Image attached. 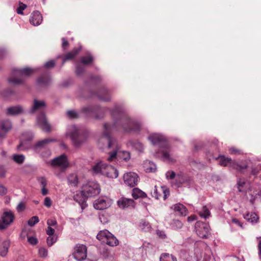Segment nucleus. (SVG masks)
Wrapping results in <instances>:
<instances>
[{"instance_id":"052dcab7","label":"nucleus","mask_w":261,"mask_h":261,"mask_svg":"<svg viewBox=\"0 0 261 261\" xmlns=\"http://www.w3.org/2000/svg\"><path fill=\"white\" fill-rule=\"evenodd\" d=\"M38 180L40 183L42 187H45L47 184V180L44 177H40L38 178Z\"/></svg>"},{"instance_id":"f03ea898","label":"nucleus","mask_w":261,"mask_h":261,"mask_svg":"<svg viewBox=\"0 0 261 261\" xmlns=\"http://www.w3.org/2000/svg\"><path fill=\"white\" fill-rule=\"evenodd\" d=\"M65 136L66 138H70L73 144L76 147L80 146L86 141L82 128L74 124L67 127Z\"/></svg>"},{"instance_id":"5fc2aeb1","label":"nucleus","mask_w":261,"mask_h":261,"mask_svg":"<svg viewBox=\"0 0 261 261\" xmlns=\"http://www.w3.org/2000/svg\"><path fill=\"white\" fill-rule=\"evenodd\" d=\"M57 222L56 220L50 219H48L47 221V224L48 226L55 227H56Z\"/></svg>"},{"instance_id":"f8f14e48","label":"nucleus","mask_w":261,"mask_h":261,"mask_svg":"<svg viewBox=\"0 0 261 261\" xmlns=\"http://www.w3.org/2000/svg\"><path fill=\"white\" fill-rule=\"evenodd\" d=\"M124 183L130 187H134L137 185L139 181V177L135 172L126 173L123 175Z\"/></svg>"},{"instance_id":"393cba45","label":"nucleus","mask_w":261,"mask_h":261,"mask_svg":"<svg viewBox=\"0 0 261 261\" xmlns=\"http://www.w3.org/2000/svg\"><path fill=\"white\" fill-rule=\"evenodd\" d=\"M33 138V135L30 133H26L23 134L21 139V141L19 145L18 146V148H22L25 149L27 148L24 147L26 143L25 141H30Z\"/></svg>"},{"instance_id":"de8ad7c7","label":"nucleus","mask_w":261,"mask_h":261,"mask_svg":"<svg viewBox=\"0 0 261 261\" xmlns=\"http://www.w3.org/2000/svg\"><path fill=\"white\" fill-rule=\"evenodd\" d=\"M28 242L31 245L34 246L36 245L38 241V239L34 237H28Z\"/></svg>"},{"instance_id":"e433bc0d","label":"nucleus","mask_w":261,"mask_h":261,"mask_svg":"<svg viewBox=\"0 0 261 261\" xmlns=\"http://www.w3.org/2000/svg\"><path fill=\"white\" fill-rule=\"evenodd\" d=\"M166 176L167 179H173L174 178H175L176 179L180 180L181 178V177L180 175H176L175 173L172 171H168L166 174Z\"/></svg>"},{"instance_id":"4d7b16f0","label":"nucleus","mask_w":261,"mask_h":261,"mask_svg":"<svg viewBox=\"0 0 261 261\" xmlns=\"http://www.w3.org/2000/svg\"><path fill=\"white\" fill-rule=\"evenodd\" d=\"M55 65V62L54 60H50L45 63L44 66L47 68L53 67Z\"/></svg>"},{"instance_id":"72a5a7b5","label":"nucleus","mask_w":261,"mask_h":261,"mask_svg":"<svg viewBox=\"0 0 261 261\" xmlns=\"http://www.w3.org/2000/svg\"><path fill=\"white\" fill-rule=\"evenodd\" d=\"M162 192H160V187L158 188L156 186L152 189L151 194V196L156 199H159Z\"/></svg>"},{"instance_id":"5701e85b","label":"nucleus","mask_w":261,"mask_h":261,"mask_svg":"<svg viewBox=\"0 0 261 261\" xmlns=\"http://www.w3.org/2000/svg\"><path fill=\"white\" fill-rule=\"evenodd\" d=\"M45 107L46 105L44 101L34 99L33 105L31 110V112L33 113L37 111H42L45 108Z\"/></svg>"},{"instance_id":"6e6552de","label":"nucleus","mask_w":261,"mask_h":261,"mask_svg":"<svg viewBox=\"0 0 261 261\" xmlns=\"http://www.w3.org/2000/svg\"><path fill=\"white\" fill-rule=\"evenodd\" d=\"M197 234L201 238H207L210 234V227L208 224L197 221L195 224Z\"/></svg>"},{"instance_id":"a19ab883","label":"nucleus","mask_w":261,"mask_h":261,"mask_svg":"<svg viewBox=\"0 0 261 261\" xmlns=\"http://www.w3.org/2000/svg\"><path fill=\"white\" fill-rule=\"evenodd\" d=\"M39 220L37 216H33L28 221V224L30 226H33L39 222Z\"/></svg>"},{"instance_id":"bb28decb","label":"nucleus","mask_w":261,"mask_h":261,"mask_svg":"<svg viewBox=\"0 0 261 261\" xmlns=\"http://www.w3.org/2000/svg\"><path fill=\"white\" fill-rule=\"evenodd\" d=\"M143 168L146 172H153L156 170L155 165L152 162L146 160L143 163Z\"/></svg>"},{"instance_id":"2f4dec72","label":"nucleus","mask_w":261,"mask_h":261,"mask_svg":"<svg viewBox=\"0 0 261 261\" xmlns=\"http://www.w3.org/2000/svg\"><path fill=\"white\" fill-rule=\"evenodd\" d=\"M160 261H177L176 257L168 253L162 254L160 257Z\"/></svg>"},{"instance_id":"864d4df0","label":"nucleus","mask_w":261,"mask_h":261,"mask_svg":"<svg viewBox=\"0 0 261 261\" xmlns=\"http://www.w3.org/2000/svg\"><path fill=\"white\" fill-rule=\"evenodd\" d=\"M44 204L46 207H50L52 204L51 199L48 197H45L44 201Z\"/></svg>"},{"instance_id":"473e14b6","label":"nucleus","mask_w":261,"mask_h":261,"mask_svg":"<svg viewBox=\"0 0 261 261\" xmlns=\"http://www.w3.org/2000/svg\"><path fill=\"white\" fill-rule=\"evenodd\" d=\"M14 161L18 164H21L24 162L25 156L22 154H14L12 156Z\"/></svg>"},{"instance_id":"39448f33","label":"nucleus","mask_w":261,"mask_h":261,"mask_svg":"<svg viewBox=\"0 0 261 261\" xmlns=\"http://www.w3.org/2000/svg\"><path fill=\"white\" fill-rule=\"evenodd\" d=\"M106 164L102 161L95 163L92 167V171L94 174H101L108 177L115 178L118 176V172L114 167H110L111 170V173H108L104 171Z\"/></svg>"},{"instance_id":"9b49d317","label":"nucleus","mask_w":261,"mask_h":261,"mask_svg":"<svg viewBox=\"0 0 261 261\" xmlns=\"http://www.w3.org/2000/svg\"><path fill=\"white\" fill-rule=\"evenodd\" d=\"M73 256L74 258L77 260H83L87 257V248L84 245L77 244L74 248Z\"/></svg>"},{"instance_id":"412c9836","label":"nucleus","mask_w":261,"mask_h":261,"mask_svg":"<svg viewBox=\"0 0 261 261\" xmlns=\"http://www.w3.org/2000/svg\"><path fill=\"white\" fill-rule=\"evenodd\" d=\"M171 208L173 210L177 215L185 216L187 215L188 210L187 208L181 203H176L173 205Z\"/></svg>"},{"instance_id":"338daca9","label":"nucleus","mask_w":261,"mask_h":261,"mask_svg":"<svg viewBox=\"0 0 261 261\" xmlns=\"http://www.w3.org/2000/svg\"><path fill=\"white\" fill-rule=\"evenodd\" d=\"M232 223L239 226L241 228L243 227L242 223L240 222V221L238 219L236 218H233L232 219Z\"/></svg>"},{"instance_id":"7c9ffc66","label":"nucleus","mask_w":261,"mask_h":261,"mask_svg":"<svg viewBox=\"0 0 261 261\" xmlns=\"http://www.w3.org/2000/svg\"><path fill=\"white\" fill-rule=\"evenodd\" d=\"M244 218L251 223H256L258 220V217L255 213L247 214L244 216Z\"/></svg>"},{"instance_id":"774afa93","label":"nucleus","mask_w":261,"mask_h":261,"mask_svg":"<svg viewBox=\"0 0 261 261\" xmlns=\"http://www.w3.org/2000/svg\"><path fill=\"white\" fill-rule=\"evenodd\" d=\"M62 47L64 49H66L69 45L68 42L65 39V38H62Z\"/></svg>"},{"instance_id":"c756f323","label":"nucleus","mask_w":261,"mask_h":261,"mask_svg":"<svg viewBox=\"0 0 261 261\" xmlns=\"http://www.w3.org/2000/svg\"><path fill=\"white\" fill-rule=\"evenodd\" d=\"M81 47L79 48H75L72 51L68 53L65 56V58L63 61V64L65 62L68 60H70L73 58L81 50Z\"/></svg>"},{"instance_id":"c9c22d12","label":"nucleus","mask_w":261,"mask_h":261,"mask_svg":"<svg viewBox=\"0 0 261 261\" xmlns=\"http://www.w3.org/2000/svg\"><path fill=\"white\" fill-rule=\"evenodd\" d=\"M199 214L201 217L206 218L210 216V212L208 209L205 206L202 207Z\"/></svg>"},{"instance_id":"1a4fd4ad","label":"nucleus","mask_w":261,"mask_h":261,"mask_svg":"<svg viewBox=\"0 0 261 261\" xmlns=\"http://www.w3.org/2000/svg\"><path fill=\"white\" fill-rule=\"evenodd\" d=\"M112 200L108 197L101 196L95 200L93 203V206L96 210H103L110 207Z\"/></svg>"},{"instance_id":"a18cd8bd","label":"nucleus","mask_w":261,"mask_h":261,"mask_svg":"<svg viewBox=\"0 0 261 261\" xmlns=\"http://www.w3.org/2000/svg\"><path fill=\"white\" fill-rule=\"evenodd\" d=\"M27 8V5L22 3H19V7L16 9V12L19 14H23V11Z\"/></svg>"},{"instance_id":"7ed1b4c3","label":"nucleus","mask_w":261,"mask_h":261,"mask_svg":"<svg viewBox=\"0 0 261 261\" xmlns=\"http://www.w3.org/2000/svg\"><path fill=\"white\" fill-rule=\"evenodd\" d=\"M35 71L36 69L28 67L15 69L9 82L14 85L20 84L24 82L25 77L32 74Z\"/></svg>"},{"instance_id":"79ce46f5","label":"nucleus","mask_w":261,"mask_h":261,"mask_svg":"<svg viewBox=\"0 0 261 261\" xmlns=\"http://www.w3.org/2000/svg\"><path fill=\"white\" fill-rule=\"evenodd\" d=\"M246 181L244 179H241L240 178L238 180V189L239 191L240 192H242L244 191V187L246 185Z\"/></svg>"},{"instance_id":"e2e57ef3","label":"nucleus","mask_w":261,"mask_h":261,"mask_svg":"<svg viewBox=\"0 0 261 261\" xmlns=\"http://www.w3.org/2000/svg\"><path fill=\"white\" fill-rule=\"evenodd\" d=\"M7 192V188L3 185H0V195H5Z\"/></svg>"},{"instance_id":"a211bd4d","label":"nucleus","mask_w":261,"mask_h":261,"mask_svg":"<svg viewBox=\"0 0 261 261\" xmlns=\"http://www.w3.org/2000/svg\"><path fill=\"white\" fill-rule=\"evenodd\" d=\"M11 123L10 121L3 120L0 121V138L5 137L6 133L11 129Z\"/></svg>"},{"instance_id":"4468645a","label":"nucleus","mask_w":261,"mask_h":261,"mask_svg":"<svg viewBox=\"0 0 261 261\" xmlns=\"http://www.w3.org/2000/svg\"><path fill=\"white\" fill-rule=\"evenodd\" d=\"M163 160L168 162H173L174 160L170 154V149L167 143H163L159 152Z\"/></svg>"},{"instance_id":"ea45409f","label":"nucleus","mask_w":261,"mask_h":261,"mask_svg":"<svg viewBox=\"0 0 261 261\" xmlns=\"http://www.w3.org/2000/svg\"><path fill=\"white\" fill-rule=\"evenodd\" d=\"M160 192H162V193H163V199L164 200H166L170 195V191L169 189L165 187H160Z\"/></svg>"},{"instance_id":"0e129e2a","label":"nucleus","mask_w":261,"mask_h":261,"mask_svg":"<svg viewBox=\"0 0 261 261\" xmlns=\"http://www.w3.org/2000/svg\"><path fill=\"white\" fill-rule=\"evenodd\" d=\"M135 147L139 151H141L143 149V146L140 142H137L135 145Z\"/></svg>"},{"instance_id":"37998d69","label":"nucleus","mask_w":261,"mask_h":261,"mask_svg":"<svg viewBox=\"0 0 261 261\" xmlns=\"http://www.w3.org/2000/svg\"><path fill=\"white\" fill-rule=\"evenodd\" d=\"M67 116L70 119H74L79 117V114L74 111L70 110L66 112Z\"/></svg>"},{"instance_id":"6e6d98bb","label":"nucleus","mask_w":261,"mask_h":261,"mask_svg":"<svg viewBox=\"0 0 261 261\" xmlns=\"http://www.w3.org/2000/svg\"><path fill=\"white\" fill-rule=\"evenodd\" d=\"M260 170H261V166L258 165L252 169L251 173L253 175H256L258 173Z\"/></svg>"},{"instance_id":"f704fd0d","label":"nucleus","mask_w":261,"mask_h":261,"mask_svg":"<svg viewBox=\"0 0 261 261\" xmlns=\"http://www.w3.org/2000/svg\"><path fill=\"white\" fill-rule=\"evenodd\" d=\"M38 255L41 258H46L48 256V250L44 247H40L38 249Z\"/></svg>"},{"instance_id":"cd10ccee","label":"nucleus","mask_w":261,"mask_h":261,"mask_svg":"<svg viewBox=\"0 0 261 261\" xmlns=\"http://www.w3.org/2000/svg\"><path fill=\"white\" fill-rule=\"evenodd\" d=\"M219 159L220 165L223 166H229L232 167V165H233L234 162L232 161L230 158H226L224 156H219Z\"/></svg>"},{"instance_id":"bf43d9fd","label":"nucleus","mask_w":261,"mask_h":261,"mask_svg":"<svg viewBox=\"0 0 261 261\" xmlns=\"http://www.w3.org/2000/svg\"><path fill=\"white\" fill-rule=\"evenodd\" d=\"M55 231V229L51 226H48L46 230V234L48 236L53 235Z\"/></svg>"},{"instance_id":"8fccbe9b","label":"nucleus","mask_w":261,"mask_h":261,"mask_svg":"<svg viewBox=\"0 0 261 261\" xmlns=\"http://www.w3.org/2000/svg\"><path fill=\"white\" fill-rule=\"evenodd\" d=\"M140 227L144 231H147L150 229V225L148 222L142 221L140 223Z\"/></svg>"},{"instance_id":"b1692460","label":"nucleus","mask_w":261,"mask_h":261,"mask_svg":"<svg viewBox=\"0 0 261 261\" xmlns=\"http://www.w3.org/2000/svg\"><path fill=\"white\" fill-rule=\"evenodd\" d=\"M67 181L69 185L73 187H77L79 184L77 175L75 173H71L68 176Z\"/></svg>"},{"instance_id":"a878e982","label":"nucleus","mask_w":261,"mask_h":261,"mask_svg":"<svg viewBox=\"0 0 261 261\" xmlns=\"http://www.w3.org/2000/svg\"><path fill=\"white\" fill-rule=\"evenodd\" d=\"M248 167V163L245 161L240 163L234 162L232 165V168L237 170L239 172H243L244 170Z\"/></svg>"},{"instance_id":"0eeeda50","label":"nucleus","mask_w":261,"mask_h":261,"mask_svg":"<svg viewBox=\"0 0 261 261\" xmlns=\"http://www.w3.org/2000/svg\"><path fill=\"white\" fill-rule=\"evenodd\" d=\"M53 167L59 168L62 170H66L69 166V162L67 156L62 154L54 159L50 162Z\"/></svg>"},{"instance_id":"c03bdc74","label":"nucleus","mask_w":261,"mask_h":261,"mask_svg":"<svg viewBox=\"0 0 261 261\" xmlns=\"http://www.w3.org/2000/svg\"><path fill=\"white\" fill-rule=\"evenodd\" d=\"M26 207V204L24 202L21 201L20 202L17 207H16V210L18 213H20L24 211Z\"/></svg>"},{"instance_id":"2eb2a0df","label":"nucleus","mask_w":261,"mask_h":261,"mask_svg":"<svg viewBox=\"0 0 261 261\" xmlns=\"http://www.w3.org/2000/svg\"><path fill=\"white\" fill-rule=\"evenodd\" d=\"M10 245L8 239L0 236V256L4 257L7 254Z\"/></svg>"},{"instance_id":"aec40b11","label":"nucleus","mask_w":261,"mask_h":261,"mask_svg":"<svg viewBox=\"0 0 261 261\" xmlns=\"http://www.w3.org/2000/svg\"><path fill=\"white\" fill-rule=\"evenodd\" d=\"M148 139L153 145L160 144L166 140L163 136L158 134H151L149 136Z\"/></svg>"},{"instance_id":"6ab92c4d","label":"nucleus","mask_w":261,"mask_h":261,"mask_svg":"<svg viewBox=\"0 0 261 261\" xmlns=\"http://www.w3.org/2000/svg\"><path fill=\"white\" fill-rule=\"evenodd\" d=\"M42 21V16L39 11H34L32 13L30 19L31 24L35 26H37L41 24Z\"/></svg>"},{"instance_id":"58836bf2","label":"nucleus","mask_w":261,"mask_h":261,"mask_svg":"<svg viewBox=\"0 0 261 261\" xmlns=\"http://www.w3.org/2000/svg\"><path fill=\"white\" fill-rule=\"evenodd\" d=\"M93 57L91 55L81 58V63L85 65H88L93 61Z\"/></svg>"},{"instance_id":"49530a36","label":"nucleus","mask_w":261,"mask_h":261,"mask_svg":"<svg viewBox=\"0 0 261 261\" xmlns=\"http://www.w3.org/2000/svg\"><path fill=\"white\" fill-rule=\"evenodd\" d=\"M182 226V223L179 220H174L172 224V227L174 229H180Z\"/></svg>"},{"instance_id":"09e8293b","label":"nucleus","mask_w":261,"mask_h":261,"mask_svg":"<svg viewBox=\"0 0 261 261\" xmlns=\"http://www.w3.org/2000/svg\"><path fill=\"white\" fill-rule=\"evenodd\" d=\"M82 112L85 115L88 116L93 113V109L91 107H85L82 109Z\"/></svg>"},{"instance_id":"69168bd1","label":"nucleus","mask_w":261,"mask_h":261,"mask_svg":"<svg viewBox=\"0 0 261 261\" xmlns=\"http://www.w3.org/2000/svg\"><path fill=\"white\" fill-rule=\"evenodd\" d=\"M6 173V169L3 166H0V176L2 177H5Z\"/></svg>"},{"instance_id":"4be33fe9","label":"nucleus","mask_w":261,"mask_h":261,"mask_svg":"<svg viewBox=\"0 0 261 261\" xmlns=\"http://www.w3.org/2000/svg\"><path fill=\"white\" fill-rule=\"evenodd\" d=\"M23 112L24 109L19 105L10 107L7 109V114L9 115H17L23 113Z\"/></svg>"},{"instance_id":"13d9d810","label":"nucleus","mask_w":261,"mask_h":261,"mask_svg":"<svg viewBox=\"0 0 261 261\" xmlns=\"http://www.w3.org/2000/svg\"><path fill=\"white\" fill-rule=\"evenodd\" d=\"M99 219L100 222L102 224H105L108 222V218L104 216L103 214L99 215Z\"/></svg>"},{"instance_id":"f3484780","label":"nucleus","mask_w":261,"mask_h":261,"mask_svg":"<svg viewBox=\"0 0 261 261\" xmlns=\"http://www.w3.org/2000/svg\"><path fill=\"white\" fill-rule=\"evenodd\" d=\"M54 139L47 138L38 141L33 147V150L36 153H39L40 149L46 147L48 144L55 141Z\"/></svg>"},{"instance_id":"20e7f679","label":"nucleus","mask_w":261,"mask_h":261,"mask_svg":"<svg viewBox=\"0 0 261 261\" xmlns=\"http://www.w3.org/2000/svg\"><path fill=\"white\" fill-rule=\"evenodd\" d=\"M100 188L95 181H89L82 188L81 194L85 198L95 196L99 194Z\"/></svg>"},{"instance_id":"4c0bfd02","label":"nucleus","mask_w":261,"mask_h":261,"mask_svg":"<svg viewBox=\"0 0 261 261\" xmlns=\"http://www.w3.org/2000/svg\"><path fill=\"white\" fill-rule=\"evenodd\" d=\"M57 240V237L51 235L48 236L46 239L47 244L49 246H52Z\"/></svg>"},{"instance_id":"680f3d73","label":"nucleus","mask_w":261,"mask_h":261,"mask_svg":"<svg viewBox=\"0 0 261 261\" xmlns=\"http://www.w3.org/2000/svg\"><path fill=\"white\" fill-rule=\"evenodd\" d=\"M201 261H215L210 255L204 254Z\"/></svg>"},{"instance_id":"423d86ee","label":"nucleus","mask_w":261,"mask_h":261,"mask_svg":"<svg viewBox=\"0 0 261 261\" xmlns=\"http://www.w3.org/2000/svg\"><path fill=\"white\" fill-rule=\"evenodd\" d=\"M96 238L102 243L110 246H116L119 244V241L116 238L106 229L100 231L97 234Z\"/></svg>"},{"instance_id":"3c124183","label":"nucleus","mask_w":261,"mask_h":261,"mask_svg":"<svg viewBox=\"0 0 261 261\" xmlns=\"http://www.w3.org/2000/svg\"><path fill=\"white\" fill-rule=\"evenodd\" d=\"M45 78L44 77H41L39 78L38 80V83L40 85H46L48 82V80L45 79Z\"/></svg>"},{"instance_id":"c85d7f7f","label":"nucleus","mask_w":261,"mask_h":261,"mask_svg":"<svg viewBox=\"0 0 261 261\" xmlns=\"http://www.w3.org/2000/svg\"><path fill=\"white\" fill-rule=\"evenodd\" d=\"M132 195L134 198L137 199L139 198H146L147 194L138 188H134L133 190Z\"/></svg>"},{"instance_id":"9d476101","label":"nucleus","mask_w":261,"mask_h":261,"mask_svg":"<svg viewBox=\"0 0 261 261\" xmlns=\"http://www.w3.org/2000/svg\"><path fill=\"white\" fill-rule=\"evenodd\" d=\"M14 216L11 211H5L0 220V230L6 228L14 220Z\"/></svg>"},{"instance_id":"dca6fc26","label":"nucleus","mask_w":261,"mask_h":261,"mask_svg":"<svg viewBox=\"0 0 261 261\" xmlns=\"http://www.w3.org/2000/svg\"><path fill=\"white\" fill-rule=\"evenodd\" d=\"M38 125L45 132H50L51 126L48 123L46 118L44 114H41L37 118Z\"/></svg>"},{"instance_id":"603ef678","label":"nucleus","mask_w":261,"mask_h":261,"mask_svg":"<svg viewBox=\"0 0 261 261\" xmlns=\"http://www.w3.org/2000/svg\"><path fill=\"white\" fill-rule=\"evenodd\" d=\"M257 249L258 254L259 256L261 258V237H257Z\"/></svg>"},{"instance_id":"ddd939ff","label":"nucleus","mask_w":261,"mask_h":261,"mask_svg":"<svg viewBox=\"0 0 261 261\" xmlns=\"http://www.w3.org/2000/svg\"><path fill=\"white\" fill-rule=\"evenodd\" d=\"M117 204L122 209L134 208L135 202L132 199L121 197L117 201Z\"/></svg>"},{"instance_id":"f257e3e1","label":"nucleus","mask_w":261,"mask_h":261,"mask_svg":"<svg viewBox=\"0 0 261 261\" xmlns=\"http://www.w3.org/2000/svg\"><path fill=\"white\" fill-rule=\"evenodd\" d=\"M120 126L125 132H137L140 130L141 124L140 122L131 119L127 115H121L119 119L113 124L105 123L103 125V134L98 140L99 147L103 149L109 154V161L123 160L128 162L130 159V153L121 150V145L109 134L119 129Z\"/></svg>"}]
</instances>
